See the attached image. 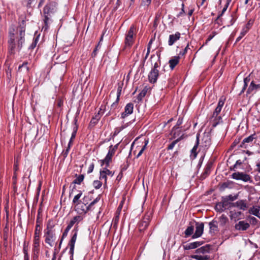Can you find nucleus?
<instances>
[{"instance_id": "nucleus-1", "label": "nucleus", "mask_w": 260, "mask_h": 260, "mask_svg": "<svg viewBox=\"0 0 260 260\" xmlns=\"http://www.w3.org/2000/svg\"><path fill=\"white\" fill-rule=\"evenodd\" d=\"M26 24L23 19L19 20L16 31L14 26L9 29L8 51L10 55H14L16 51L20 52L25 44Z\"/></svg>"}, {"instance_id": "nucleus-2", "label": "nucleus", "mask_w": 260, "mask_h": 260, "mask_svg": "<svg viewBox=\"0 0 260 260\" xmlns=\"http://www.w3.org/2000/svg\"><path fill=\"white\" fill-rule=\"evenodd\" d=\"M57 9V4L54 1L48 0L43 11L44 23L46 27H48V21Z\"/></svg>"}, {"instance_id": "nucleus-3", "label": "nucleus", "mask_w": 260, "mask_h": 260, "mask_svg": "<svg viewBox=\"0 0 260 260\" xmlns=\"http://www.w3.org/2000/svg\"><path fill=\"white\" fill-rule=\"evenodd\" d=\"M239 194L236 193L234 195L229 194L221 197V201L225 210L234 208V201L238 199Z\"/></svg>"}, {"instance_id": "nucleus-4", "label": "nucleus", "mask_w": 260, "mask_h": 260, "mask_svg": "<svg viewBox=\"0 0 260 260\" xmlns=\"http://www.w3.org/2000/svg\"><path fill=\"white\" fill-rule=\"evenodd\" d=\"M257 139V136L255 133L251 134L249 136L245 138L242 140L239 147L247 149L253 145Z\"/></svg>"}, {"instance_id": "nucleus-5", "label": "nucleus", "mask_w": 260, "mask_h": 260, "mask_svg": "<svg viewBox=\"0 0 260 260\" xmlns=\"http://www.w3.org/2000/svg\"><path fill=\"white\" fill-rule=\"evenodd\" d=\"M136 27L134 25L131 26L125 38V46L126 48H130L134 43V30Z\"/></svg>"}, {"instance_id": "nucleus-6", "label": "nucleus", "mask_w": 260, "mask_h": 260, "mask_svg": "<svg viewBox=\"0 0 260 260\" xmlns=\"http://www.w3.org/2000/svg\"><path fill=\"white\" fill-rule=\"evenodd\" d=\"M231 177L237 180H242L244 182H252L251 176L243 172H237L233 173L231 175Z\"/></svg>"}, {"instance_id": "nucleus-7", "label": "nucleus", "mask_w": 260, "mask_h": 260, "mask_svg": "<svg viewBox=\"0 0 260 260\" xmlns=\"http://www.w3.org/2000/svg\"><path fill=\"white\" fill-rule=\"evenodd\" d=\"M211 144V132H205L203 134L202 139L201 147L204 148V150H207Z\"/></svg>"}, {"instance_id": "nucleus-8", "label": "nucleus", "mask_w": 260, "mask_h": 260, "mask_svg": "<svg viewBox=\"0 0 260 260\" xmlns=\"http://www.w3.org/2000/svg\"><path fill=\"white\" fill-rule=\"evenodd\" d=\"M40 238H34L32 249V256L34 260L38 258L40 252Z\"/></svg>"}, {"instance_id": "nucleus-9", "label": "nucleus", "mask_w": 260, "mask_h": 260, "mask_svg": "<svg viewBox=\"0 0 260 260\" xmlns=\"http://www.w3.org/2000/svg\"><path fill=\"white\" fill-rule=\"evenodd\" d=\"M150 214H146L143 218L139 222L138 227L141 232L146 229L150 221Z\"/></svg>"}, {"instance_id": "nucleus-10", "label": "nucleus", "mask_w": 260, "mask_h": 260, "mask_svg": "<svg viewBox=\"0 0 260 260\" xmlns=\"http://www.w3.org/2000/svg\"><path fill=\"white\" fill-rule=\"evenodd\" d=\"M45 242L50 246H53V242L55 240V234L54 232H46L44 234Z\"/></svg>"}, {"instance_id": "nucleus-11", "label": "nucleus", "mask_w": 260, "mask_h": 260, "mask_svg": "<svg viewBox=\"0 0 260 260\" xmlns=\"http://www.w3.org/2000/svg\"><path fill=\"white\" fill-rule=\"evenodd\" d=\"M204 224L203 222H196V231L192 235V238L201 237L203 233Z\"/></svg>"}, {"instance_id": "nucleus-12", "label": "nucleus", "mask_w": 260, "mask_h": 260, "mask_svg": "<svg viewBox=\"0 0 260 260\" xmlns=\"http://www.w3.org/2000/svg\"><path fill=\"white\" fill-rule=\"evenodd\" d=\"M133 110L134 104L132 103L127 104L124 107V111L121 113V118L124 119L133 113Z\"/></svg>"}, {"instance_id": "nucleus-13", "label": "nucleus", "mask_w": 260, "mask_h": 260, "mask_svg": "<svg viewBox=\"0 0 260 260\" xmlns=\"http://www.w3.org/2000/svg\"><path fill=\"white\" fill-rule=\"evenodd\" d=\"M235 207L243 211L246 210L248 207L247 201L246 200H239L234 202V208Z\"/></svg>"}, {"instance_id": "nucleus-14", "label": "nucleus", "mask_w": 260, "mask_h": 260, "mask_svg": "<svg viewBox=\"0 0 260 260\" xmlns=\"http://www.w3.org/2000/svg\"><path fill=\"white\" fill-rule=\"evenodd\" d=\"M250 227V224L245 220L239 221L235 225V228L238 231H246Z\"/></svg>"}, {"instance_id": "nucleus-15", "label": "nucleus", "mask_w": 260, "mask_h": 260, "mask_svg": "<svg viewBox=\"0 0 260 260\" xmlns=\"http://www.w3.org/2000/svg\"><path fill=\"white\" fill-rule=\"evenodd\" d=\"M260 90V84H255L254 83V81H252L249 87L248 88V89L246 91V94H254L257 91Z\"/></svg>"}, {"instance_id": "nucleus-16", "label": "nucleus", "mask_w": 260, "mask_h": 260, "mask_svg": "<svg viewBox=\"0 0 260 260\" xmlns=\"http://www.w3.org/2000/svg\"><path fill=\"white\" fill-rule=\"evenodd\" d=\"M77 237V235H76V234H74L68 244V245L70 247L69 254L71 255V257H73L75 244Z\"/></svg>"}, {"instance_id": "nucleus-17", "label": "nucleus", "mask_w": 260, "mask_h": 260, "mask_svg": "<svg viewBox=\"0 0 260 260\" xmlns=\"http://www.w3.org/2000/svg\"><path fill=\"white\" fill-rule=\"evenodd\" d=\"M212 165V162H208L204 169V172L202 173L201 175V179H205L210 174Z\"/></svg>"}, {"instance_id": "nucleus-18", "label": "nucleus", "mask_w": 260, "mask_h": 260, "mask_svg": "<svg viewBox=\"0 0 260 260\" xmlns=\"http://www.w3.org/2000/svg\"><path fill=\"white\" fill-rule=\"evenodd\" d=\"M204 243V241H196L189 243H187L183 245V248L185 250H190L195 249L199 246H201Z\"/></svg>"}, {"instance_id": "nucleus-19", "label": "nucleus", "mask_w": 260, "mask_h": 260, "mask_svg": "<svg viewBox=\"0 0 260 260\" xmlns=\"http://www.w3.org/2000/svg\"><path fill=\"white\" fill-rule=\"evenodd\" d=\"M159 76V71L151 70L148 74V80L150 83H155L156 82Z\"/></svg>"}, {"instance_id": "nucleus-20", "label": "nucleus", "mask_w": 260, "mask_h": 260, "mask_svg": "<svg viewBox=\"0 0 260 260\" xmlns=\"http://www.w3.org/2000/svg\"><path fill=\"white\" fill-rule=\"evenodd\" d=\"M199 137H200V134H197V136H196V144L191 150L190 157L191 158H192L193 159H194L195 158H196L197 154L198 153V151H197V149H198V146L199 144Z\"/></svg>"}, {"instance_id": "nucleus-21", "label": "nucleus", "mask_w": 260, "mask_h": 260, "mask_svg": "<svg viewBox=\"0 0 260 260\" xmlns=\"http://www.w3.org/2000/svg\"><path fill=\"white\" fill-rule=\"evenodd\" d=\"M181 34L179 32H176L175 34L170 35L168 40V45L172 46L180 38Z\"/></svg>"}, {"instance_id": "nucleus-22", "label": "nucleus", "mask_w": 260, "mask_h": 260, "mask_svg": "<svg viewBox=\"0 0 260 260\" xmlns=\"http://www.w3.org/2000/svg\"><path fill=\"white\" fill-rule=\"evenodd\" d=\"M75 176L76 177V179H74V180L73 181V184H74V186L72 190V191L70 192L69 197H71L72 193L73 192L74 189L76 188L75 184H78L80 185L82 183V182L83 181L84 178V175L83 174H81L79 175H77V174H76Z\"/></svg>"}, {"instance_id": "nucleus-23", "label": "nucleus", "mask_w": 260, "mask_h": 260, "mask_svg": "<svg viewBox=\"0 0 260 260\" xmlns=\"http://www.w3.org/2000/svg\"><path fill=\"white\" fill-rule=\"evenodd\" d=\"M183 122V118L179 117L177 121V123L172 128L171 133L173 134V138H175L177 136H178L179 134H176V131L179 128L180 125L182 124Z\"/></svg>"}, {"instance_id": "nucleus-24", "label": "nucleus", "mask_w": 260, "mask_h": 260, "mask_svg": "<svg viewBox=\"0 0 260 260\" xmlns=\"http://www.w3.org/2000/svg\"><path fill=\"white\" fill-rule=\"evenodd\" d=\"M180 58V56H175L172 57L169 61V67L170 69L172 70L174 69L175 66L178 64L179 62V59Z\"/></svg>"}, {"instance_id": "nucleus-25", "label": "nucleus", "mask_w": 260, "mask_h": 260, "mask_svg": "<svg viewBox=\"0 0 260 260\" xmlns=\"http://www.w3.org/2000/svg\"><path fill=\"white\" fill-rule=\"evenodd\" d=\"M78 116L76 115L74 118V120H73V132H72V135H71V137H72V138H75L76 137V134H77V131H78V125L77 124V122H78V118H77Z\"/></svg>"}, {"instance_id": "nucleus-26", "label": "nucleus", "mask_w": 260, "mask_h": 260, "mask_svg": "<svg viewBox=\"0 0 260 260\" xmlns=\"http://www.w3.org/2000/svg\"><path fill=\"white\" fill-rule=\"evenodd\" d=\"M249 213L260 218V206H252L249 210Z\"/></svg>"}, {"instance_id": "nucleus-27", "label": "nucleus", "mask_w": 260, "mask_h": 260, "mask_svg": "<svg viewBox=\"0 0 260 260\" xmlns=\"http://www.w3.org/2000/svg\"><path fill=\"white\" fill-rule=\"evenodd\" d=\"M121 91H122V86L119 85L118 87V88H117L116 100V101L112 104L111 109H115V108H116L118 103V102L119 101L120 96L121 95Z\"/></svg>"}, {"instance_id": "nucleus-28", "label": "nucleus", "mask_w": 260, "mask_h": 260, "mask_svg": "<svg viewBox=\"0 0 260 260\" xmlns=\"http://www.w3.org/2000/svg\"><path fill=\"white\" fill-rule=\"evenodd\" d=\"M209 225L210 229L209 232L210 234H214L215 232L217 231L218 226L217 221L213 220L209 223Z\"/></svg>"}, {"instance_id": "nucleus-29", "label": "nucleus", "mask_w": 260, "mask_h": 260, "mask_svg": "<svg viewBox=\"0 0 260 260\" xmlns=\"http://www.w3.org/2000/svg\"><path fill=\"white\" fill-rule=\"evenodd\" d=\"M83 219V218L82 216L80 215H77L75 217H74L70 221L69 223L68 224V225L70 226L71 228H72L74 224L77 223L76 224L82 221Z\"/></svg>"}, {"instance_id": "nucleus-30", "label": "nucleus", "mask_w": 260, "mask_h": 260, "mask_svg": "<svg viewBox=\"0 0 260 260\" xmlns=\"http://www.w3.org/2000/svg\"><path fill=\"white\" fill-rule=\"evenodd\" d=\"M148 87L147 86H145L143 90L141 91V92L137 96L138 102H141L143 98L146 95L148 90Z\"/></svg>"}, {"instance_id": "nucleus-31", "label": "nucleus", "mask_w": 260, "mask_h": 260, "mask_svg": "<svg viewBox=\"0 0 260 260\" xmlns=\"http://www.w3.org/2000/svg\"><path fill=\"white\" fill-rule=\"evenodd\" d=\"M101 115L100 113V112H98L91 119L90 122V125L94 126L95 124H96L99 120L101 118Z\"/></svg>"}, {"instance_id": "nucleus-32", "label": "nucleus", "mask_w": 260, "mask_h": 260, "mask_svg": "<svg viewBox=\"0 0 260 260\" xmlns=\"http://www.w3.org/2000/svg\"><path fill=\"white\" fill-rule=\"evenodd\" d=\"M55 226L53 221L52 219H49L48 221L46 229L45 230V232H54L53 230V228Z\"/></svg>"}, {"instance_id": "nucleus-33", "label": "nucleus", "mask_w": 260, "mask_h": 260, "mask_svg": "<svg viewBox=\"0 0 260 260\" xmlns=\"http://www.w3.org/2000/svg\"><path fill=\"white\" fill-rule=\"evenodd\" d=\"M79 193L74 197L72 201L73 204L76 205V206L79 205L81 202V200H80L79 199L82 195V192L81 190L79 191Z\"/></svg>"}, {"instance_id": "nucleus-34", "label": "nucleus", "mask_w": 260, "mask_h": 260, "mask_svg": "<svg viewBox=\"0 0 260 260\" xmlns=\"http://www.w3.org/2000/svg\"><path fill=\"white\" fill-rule=\"evenodd\" d=\"M215 209L217 212H219L220 213L222 212L224 210H225V209L224 208V206L223 205V204L222 203V201L216 204L215 206Z\"/></svg>"}, {"instance_id": "nucleus-35", "label": "nucleus", "mask_w": 260, "mask_h": 260, "mask_svg": "<svg viewBox=\"0 0 260 260\" xmlns=\"http://www.w3.org/2000/svg\"><path fill=\"white\" fill-rule=\"evenodd\" d=\"M212 117L214 118V119L212 122V127H215L218 124H219L220 122H222V118L220 116H213Z\"/></svg>"}, {"instance_id": "nucleus-36", "label": "nucleus", "mask_w": 260, "mask_h": 260, "mask_svg": "<svg viewBox=\"0 0 260 260\" xmlns=\"http://www.w3.org/2000/svg\"><path fill=\"white\" fill-rule=\"evenodd\" d=\"M194 226L190 225L187 227L184 232L185 237H188L193 234Z\"/></svg>"}, {"instance_id": "nucleus-37", "label": "nucleus", "mask_w": 260, "mask_h": 260, "mask_svg": "<svg viewBox=\"0 0 260 260\" xmlns=\"http://www.w3.org/2000/svg\"><path fill=\"white\" fill-rule=\"evenodd\" d=\"M39 39H40V35H37L36 37H35L34 38L31 44V45L29 46L28 49H30V50L34 49L36 47V46L39 42Z\"/></svg>"}, {"instance_id": "nucleus-38", "label": "nucleus", "mask_w": 260, "mask_h": 260, "mask_svg": "<svg viewBox=\"0 0 260 260\" xmlns=\"http://www.w3.org/2000/svg\"><path fill=\"white\" fill-rule=\"evenodd\" d=\"M41 233V226H40L39 225H36L35 230L34 238H40V236Z\"/></svg>"}, {"instance_id": "nucleus-39", "label": "nucleus", "mask_w": 260, "mask_h": 260, "mask_svg": "<svg viewBox=\"0 0 260 260\" xmlns=\"http://www.w3.org/2000/svg\"><path fill=\"white\" fill-rule=\"evenodd\" d=\"M247 28L246 27L243 28L240 32V36L236 39L235 43L239 42L241 40V39L247 34Z\"/></svg>"}, {"instance_id": "nucleus-40", "label": "nucleus", "mask_w": 260, "mask_h": 260, "mask_svg": "<svg viewBox=\"0 0 260 260\" xmlns=\"http://www.w3.org/2000/svg\"><path fill=\"white\" fill-rule=\"evenodd\" d=\"M231 0H228L227 1V2H226V4H225V5L224 6V8H223L222 11L220 12V13L218 15L217 17V19L216 20H218L222 15L224 13V12L226 11L227 10V8H228L229 7V4H230V2H231Z\"/></svg>"}, {"instance_id": "nucleus-41", "label": "nucleus", "mask_w": 260, "mask_h": 260, "mask_svg": "<svg viewBox=\"0 0 260 260\" xmlns=\"http://www.w3.org/2000/svg\"><path fill=\"white\" fill-rule=\"evenodd\" d=\"M125 126L122 125L120 127H117L114 129L112 138L113 139L116 136H117L121 131L125 128Z\"/></svg>"}, {"instance_id": "nucleus-42", "label": "nucleus", "mask_w": 260, "mask_h": 260, "mask_svg": "<svg viewBox=\"0 0 260 260\" xmlns=\"http://www.w3.org/2000/svg\"><path fill=\"white\" fill-rule=\"evenodd\" d=\"M144 143H145L144 145L141 148V149L140 150L139 152L138 153V154L136 156V158H139L142 154V153H143L144 151L145 150V149L146 148V146H147V145L148 143V139H145Z\"/></svg>"}, {"instance_id": "nucleus-43", "label": "nucleus", "mask_w": 260, "mask_h": 260, "mask_svg": "<svg viewBox=\"0 0 260 260\" xmlns=\"http://www.w3.org/2000/svg\"><path fill=\"white\" fill-rule=\"evenodd\" d=\"M95 204L92 202H91L87 207H86V209H82V212H83L84 214H85L89 211L93 210V206Z\"/></svg>"}, {"instance_id": "nucleus-44", "label": "nucleus", "mask_w": 260, "mask_h": 260, "mask_svg": "<svg viewBox=\"0 0 260 260\" xmlns=\"http://www.w3.org/2000/svg\"><path fill=\"white\" fill-rule=\"evenodd\" d=\"M182 137L173 141L167 147L168 150H172L174 147L175 145L181 140Z\"/></svg>"}, {"instance_id": "nucleus-45", "label": "nucleus", "mask_w": 260, "mask_h": 260, "mask_svg": "<svg viewBox=\"0 0 260 260\" xmlns=\"http://www.w3.org/2000/svg\"><path fill=\"white\" fill-rule=\"evenodd\" d=\"M100 179H104L105 181L104 185H107V176L106 173L103 171H100Z\"/></svg>"}, {"instance_id": "nucleus-46", "label": "nucleus", "mask_w": 260, "mask_h": 260, "mask_svg": "<svg viewBox=\"0 0 260 260\" xmlns=\"http://www.w3.org/2000/svg\"><path fill=\"white\" fill-rule=\"evenodd\" d=\"M248 219L249 220L250 223L252 225H256L257 224L258 220L255 217L249 216Z\"/></svg>"}, {"instance_id": "nucleus-47", "label": "nucleus", "mask_w": 260, "mask_h": 260, "mask_svg": "<svg viewBox=\"0 0 260 260\" xmlns=\"http://www.w3.org/2000/svg\"><path fill=\"white\" fill-rule=\"evenodd\" d=\"M192 257L197 260H208L209 259V256L208 255H193Z\"/></svg>"}, {"instance_id": "nucleus-48", "label": "nucleus", "mask_w": 260, "mask_h": 260, "mask_svg": "<svg viewBox=\"0 0 260 260\" xmlns=\"http://www.w3.org/2000/svg\"><path fill=\"white\" fill-rule=\"evenodd\" d=\"M28 62L27 61H24L22 64L20 65L18 67V71H21V69L22 68H25L26 71V73H28L29 71V68L27 66Z\"/></svg>"}, {"instance_id": "nucleus-49", "label": "nucleus", "mask_w": 260, "mask_h": 260, "mask_svg": "<svg viewBox=\"0 0 260 260\" xmlns=\"http://www.w3.org/2000/svg\"><path fill=\"white\" fill-rule=\"evenodd\" d=\"M119 219V215H116L113 219L112 223L113 224V227L116 229L117 228Z\"/></svg>"}, {"instance_id": "nucleus-50", "label": "nucleus", "mask_w": 260, "mask_h": 260, "mask_svg": "<svg viewBox=\"0 0 260 260\" xmlns=\"http://www.w3.org/2000/svg\"><path fill=\"white\" fill-rule=\"evenodd\" d=\"M189 49H190L189 47V44H187V45L185 47V48L184 49L182 50V51H180L179 52L178 56H180V57L181 56H184V55H185L187 53V52Z\"/></svg>"}, {"instance_id": "nucleus-51", "label": "nucleus", "mask_w": 260, "mask_h": 260, "mask_svg": "<svg viewBox=\"0 0 260 260\" xmlns=\"http://www.w3.org/2000/svg\"><path fill=\"white\" fill-rule=\"evenodd\" d=\"M82 200V204H84V206H86L88 204V201L91 200V197H89V195L84 196Z\"/></svg>"}, {"instance_id": "nucleus-52", "label": "nucleus", "mask_w": 260, "mask_h": 260, "mask_svg": "<svg viewBox=\"0 0 260 260\" xmlns=\"http://www.w3.org/2000/svg\"><path fill=\"white\" fill-rule=\"evenodd\" d=\"M247 157H245L244 158L243 160H242L241 159L237 160L236 161L235 164L234 165L233 169H234L235 168H237L238 166L241 165V164L244 163L247 160Z\"/></svg>"}, {"instance_id": "nucleus-53", "label": "nucleus", "mask_w": 260, "mask_h": 260, "mask_svg": "<svg viewBox=\"0 0 260 260\" xmlns=\"http://www.w3.org/2000/svg\"><path fill=\"white\" fill-rule=\"evenodd\" d=\"M209 248L206 246H202L197 249L198 253H205L208 252Z\"/></svg>"}, {"instance_id": "nucleus-54", "label": "nucleus", "mask_w": 260, "mask_h": 260, "mask_svg": "<svg viewBox=\"0 0 260 260\" xmlns=\"http://www.w3.org/2000/svg\"><path fill=\"white\" fill-rule=\"evenodd\" d=\"M71 228H71L68 225H67V226L66 227V229L64 230L63 233H62V235L61 236L62 240H63L64 238H65L68 236V233Z\"/></svg>"}, {"instance_id": "nucleus-55", "label": "nucleus", "mask_w": 260, "mask_h": 260, "mask_svg": "<svg viewBox=\"0 0 260 260\" xmlns=\"http://www.w3.org/2000/svg\"><path fill=\"white\" fill-rule=\"evenodd\" d=\"M225 100V98L223 96H221L219 99L217 106L222 108L224 104Z\"/></svg>"}, {"instance_id": "nucleus-56", "label": "nucleus", "mask_w": 260, "mask_h": 260, "mask_svg": "<svg viewBox=\"0 0 260 260\" xmlns=\"http://www.w3.org/2000/svg\"><path fill=\"white\" fill-rule=\"evenodd\" d=\"M102 185V183L99 180H94L93 182V185L95 189H99Z\"/></svg>"}, {"instance_id": "nucleus-57", "label": "nucleus", "mask_w": 260, "mask_h": 260, "mask_svg": "<svg viewBox=\"0 0 260 260\" xmlns=\"http://www.w3.org/2000/svg\"><path fill=\"white\" fill-rule=\"evenodd\" d=\"M222 108L217 106L216 108H215V109L213 113V116H216L218 115V114L221 112Z\"/></svg>"}, {"instance_id": "nucleus-58", "label": "nucleus", "mask_w": 260, "mask_h": 260, "mask_svg": "<svg viewBox=\"0 0 260 260\" xmlns=\"http://www.w3.org/2000/svg\"><path fill=\"white\" fill-rule=\"evenodd\" d=\"M216 33L215 31H213L211 34H210L208 37L205 44L207 45L208 42L211 41L213 38V37L216 35Z\"/></svg>"}, {"instance_id": "nucleus-59", "label": "nucleus", "mask_w": 260, "mask_h": 260, "mask_svg": "<svg viewBox=\"0 0 260 260\" xmlns=\"http://www.w3.org/2000/svg\"><path fill=\"white\" fill-rule=\"evenodd\" d=\"M185 13L184 11V4L182 3L181 4V11L177 15V17L179 18L183 15Z\"/></svg>"}, {"instance_id": "nucleus-60", "label": "nucleus", "mask_w": 260, "mask_h": 260, "mask_svg": "<svg viewBox=\"0 0 260 260\" xmlns=\"http://www.w3.org/2000/svg\"><path fill=\"white\" fill-rule=\"evenodd\" d=\"M94 167V162H92L90 164L89 166L88 167V170H87V173L90 174L91 172H92Z\"/></svg>"}, {"instance_id": "nucleus-61", "label": "nucleus", "mask_w": 260, "mask_h": 260, "mask_svg": "<svg viewBox=\"0 0 260 260\" xmlns=\"http://www.w3.org/2000/svg\"><path fill=\"white\" fill-rule=\"evenodd\" d=\"M112 161V159L109 157L106 156L104 158V161L107 167H108L110 165V162Z\"/></svg>"}, {"instance_id": "nucleus-62", "label": "nucleus", "mask_w": 260, "mask_h": 260, "mask_svg": "<svg viewBox=\"0 0 260 260\" xmlns=\"http://www.w3.org/2000/svg\"><path fill=\"white\" fill-rule=\"evenodd\" d=\"M70 149L67 148L65 150H63L62 152V154L64 158H66L69 154Z\"/></svg>"}, {"instance_id": "nucleus-63", "label": "nucleus", "mask_w": 260, "mask_h": 260, "mask_svg": "<svg viewBox=\"0 0 260 260\" xmlns=\"http://www.w3.org/2000/svg\"><path fill=\"white\" fill-rule=\"evenodd\" d=\"M98 46H96L95 48H94V49L93 50V52L91 53V57L92 58H94L96 56L97 54H98Z\"/></svg>"}, {"instance_id": "nucleus-64", "label": "nucleus", "mask_w": 260, "mask_h": 260, "mask_svg": "<svg viewBox=\"0 0 260 260\" xmlns=\"http://www.w3.org/2000/svg\"><path fill=\"white\" fill-rule=\"evenodd\" d=\"M219 218H220V220L223 223H225L227 221V220H228L227 217L223 214H222L220 217Z\"/></svg>"}]
</instances>
